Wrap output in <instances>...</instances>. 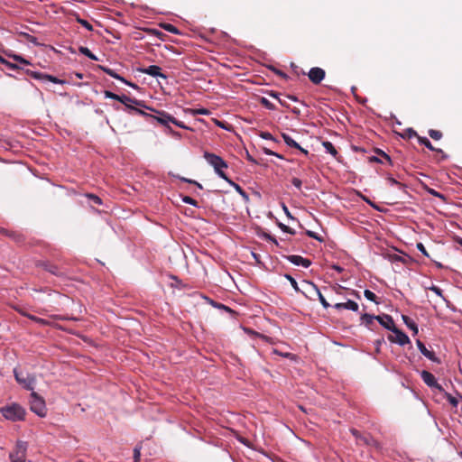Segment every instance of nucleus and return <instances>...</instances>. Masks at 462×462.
Returning a JSON list of instances; mask_svg holds the SVG:
<instances>
[{"label":"nucleus","mask_w":462,"mask_h":462,"mask_svg":"<svg viewBox=\"0 0 462 462\" xmlns=\"http://www.w3.org/2000/svg\"><path fill=\"white\" fill-rule=\"evenodd\" d=\"M204 158L214 168L216 173L227 182L230 180L224 172V169L227 168V163L218 155L208 152H204Z\"/></svg>","instance_id":"f257e3e1"},{"label":"nucleus","mask_w":462,"mask_h":462,"mask_svg":"<svg viewBox=\"0 0 462 462\" xmlns=\"http://www.w3.org/2000/svg\"><path fill=\"white\" fill-rule=\"evenodd\" d=\"M0 413L6 419L12 421L23 420L26 411L17 403L4 406L0 409Z\"/></svg>","instance_id":"f03ea898"},{"label":"nucleus","mask_w":462,"mask_h":462,"mask_svg":"<svg viewBox=\"0 0 462 462\" xmlns=\"http://www.w3.org/2000/svg\"><path fill=\"white\" fill-rule=\"evenodd\" d=\"M30 409L38 416L44 418L47 414V408L44 399L36 392L32 391L30 394Z\"/></svg>","instance_id":"7ed1b4c3"},{"label":"nucleus","mask_w":462,"mask_h":462,"mask_svg":"<svg viewBox=\"0 0 462 462\" xmlns=\"http://www.w3.org/2000/svg\"><path fill=\"white\" fill-rule=\"evenodd\" d=\"M156 116H151V118L156 120L159 124L164 126H169V123H172L175 125H177L180 128L187 129L188 127L180 121H178L175 117H173L169 113L162 110V111H155Z\"/></svg>","instance_id":"20e7f679"},{"label":"nucleus","mask_w":462,"mask_h":462,"mask_svg":"<svg viewBox=\"0 0 462 462\" xmlns=\"http://www.w3.org/2000/svg\"><path fill=\"white\" fill-rule=\"evenodd\" d=\"M26 451L27 443L21 440L17 441L14 449L9 455L11 462H25Z\"/></svg>","instance_id":"39448f33"},{"label":"nucleus","mask_w":462,"mask_h":462,"mask_svg":"<svg viewBox=\"0 0 462 462\" xmlns=\"http://www.w3.org/2000/svg\"><path fill=\"white\" fill-rule=\"evenodd\" d=\"M14 374L16 382L23 385L25 389L33 391L34 385H35V376L32 374H26L25 375L23 373L19 372L17 369H14Z\"/></svg>","instance_id":"423d86ee"},{"label":"nucleus","mask_w":462,"mask_h":462,"mask_svg":"<svg viewBox=\"0 0 462 462\" xmlns=\"http://www.w3.org/2000/svg\"><path fill=\"white\" fill-rule=\"evenodd\" d=\"M420 377L429 387L434 388L440 393L444 392L443 387L437 382L435 376L431 373L423 370L420 373Z\"/></svg>","instance_id":"0eeeda50"},{"label":"nucleus","mask_w":462,"mask_h":462,"mask_svg":"<svg viewBox=\"0 0 462 462\" xmlns=\"http://www.w3.org/2000/svg\"><path fill=\"white\" fill-rule=\"evenodd\" d=\"M351 434L356 438L357 444H363L366 446L376 445L377 442L369 434L363 435L357 430L351 429Z\"/></svg>","instance_id":"6e6552de"},{"label":"nucleus","mask_w":462,"mask_h":462,"mask_svg":"<svg viewBox=\"0 0 462 462\" xmlns=\"http://www.w3.org/2000/svg\"><path fill=\"white\" fill-rule=\"evenodd\" d=\"M325 76V70L319 67L311 68L308 73L309 79L315 85L320 84Z\"/></svg>","instance_id":"1a4fd4ad"},{"label":"nucleus","mask_w":462,"mask_h":462,"mask_svg":"<svg viewBox=\"0 0 462 462\" xmlns=\"http://www.w3.org/2000/svg\"><path fill=\"white\" fill-rule=\"evenodd\" d=\"M392 332L394 333V336H389L388 337L391 342L397 343L400 346H404L410 343L409 337L396 327Z\"/></svg>","instance_id":"9d476101"},{"label":"nucleus","mask_w":462,"mask_h":462,"mask_svg":"<svg viewBox=\"0 0 462 462\" xmlns=\"http://www.w3.org/2000/svg\"><path fill=\"white\" fill-rule=\"evenodd\" d=\"M303 282L305 283V285H307L313 291L314 295L316 297H318V299L319 300L320 303L322 304V306L325 309H328V307H330V304L327 301V300L322 295V293L320 292L319 289L318 288V286L314 282H308V281H304Z\"/></svg>","instance_id":"9b49d317"},{"label":"nucleus","mask_w":462,"mask_h":462,"mask_svg":"<svg viewBox=\"0 0 462 462\" xmlns=\"http://www.w3.org/2000/svg\"><path fill=\"white\" fill-rule=\"evenodd\" d=\"M416 345L419 348V350L420 351V353L425 356L427 357L428 359H430V361L432 362H435V363H438L439 364L440 363V360L439 358H438L435 355V353L433 351H430L429 349H427V347L425 346V345L420 340L418 339L416 341Z\"/></svg>","instance_id":"f8f14e48"},{"label":"nucleus","mask_w":462,"mask_h":462,"mask_svg":"<svg viewBox=\"0 0 462 462\" xmlns=\"http://www.w3.org/2000/svg\"><path fill=\"white\" fill-rule=\"evenodd\" d=\"M140 71L152 77H159L164 79H167V76L162 72L161 67L157 65L148 66L147 68L141 69Z\"/></svg>","instance_id":"ddd939ff"},{"label":"nucleus","mask_w":462,"mask_h":462,"mask_svg":"<svg viewBox=\"0 0 462 462\" xmlns=\"http://www.w3.org/2000/svg\"><path fill=\"white\" fill-rule=\"evenodd\" d=\"M118 101L124 104L128 110L130 109V107H132L133 104L138 106H145L143 101L138 100L136 98H132L126 95L119 96Z\"/></svg>","instance_id":"4468645a"},{"label":"nucleus","mask_w":462,"mask_h":462,"mask_svg":"<svg viewBox=\"0 0 462 462\" xmlns=\"http://www.w3.org/2000/svg\"><path fill=\"white\" fill-rule=\"evenodd\" d=\"M287 260L295 264V265H301L305 268H308L310 266L311 264V261L307 259V258H303L302 256L300 255H295V254H291V255H288L286 256Z\"/></svg>","instance_id":"2eb2a0df"},{"label":"nucleus","mask_w":462,"mask_h":462,"mask_svg":"<svg viewBox=\"0 0 462 462\" xmlns=\"http://www.w3.org/2000/svg\"><path fill=\"white\" fill-rule=\"evenodd\" d=\"M376 320L386 329L393 331V329L396 327L393 321V319L387 314L383 316H376Z\"/></svg>","instance_id":"dca6fc26"},{"label":"nucleus","mask_w":462,"mask_h":462,"mask_svg":"<svg viewBox=\"0 0 462 462\" xmlns=\"http://www.w3.org/2000/svg\"><path fill=\"white\" fill-rule=\"evenodd\" d=\"M336 310H350L352 311H358L359 310V306L358 304L354 301V300H347V301L346 302H341V303H336L334 306H333Z\"/></svg>","instance_id":"f3484780"},{"label":"nucleus","mask_w":462,"mask_h":462,"mask_svg":"<svg viewBox=\"0 0 462 462\" xmlns=\"http://www.w3.org/2000/svg\"><path fill=\"white\" fill-rule=\"evenodd\" d=\"M101 69L106 73L107 75L111 76L112 78L114 79H119L123 82H125V84L136 88L137 86L134 84V83H131V82H128L127 80H125L124 78H122L121 76H119L116 71H114L112 69H109V68H106V67H101Z\"/></svg>","instance_id":"a211bd4d"},{"label":"nucleus","mask_w":462,"mask_h":462,"mask_svg":"<svg viewBox=\"0 0 462 462\" xmlns=\"http://www.w3.org/2000/svg\"><path fill=\"white\" fill-rule=\"evenodd\" d=\"M227 183L234 187V189L241 195L245 202L249 201L248 194L242 189L240 185L236 184L232 180H227Z\"/></svg>","instance_id":"6ab92c4d"},{"label":"nucleus","mask_w":462,"mask_h":462,"mask_svg":"<svg viewBox=\"0 0 462 462\" xmlns=\"http://www.w3.org/2000/svg\"><path fill=\"white\" fill-rule=\"evenodd\" d=\"M362 324H365L367 328H371L374 324V320L376 319V316L364 313L360 317Z\"/></svg>","instance_id":"aec40b11"},{"label":"nucleus","mask_w":462,"mask_h":462,"mask_svg":"<svg viewBox=\"0 0 462 462\" xmlns=\"http://www.w3.org/2000/svg\"><path fill=\"white\" fill-rule=\"evenodd\" d=\"M418 141L420 144H423L425 145L428 149H430V151H434V152H440V153H443V151L441 149H437L435 148L431 143L429 141L428 138L426 137H422V136H418Z\"/></svg>","instance_id":"412c9836"},{"label":"nucleus","mask_w":462,"mask_h":462,"mask_svg":"<svg viewBox=\"0 0 462 462\" xmlns=\"http://www.w3.org/2000/svg\"><path fill=\"white\" fill-rule=\"evenodd\" d=\"M403 322L405 325L412 330L413 334H418V326L417 324L408 316H402Z\"/></svg>","instance_id":"4be33fe9"},{"label":"nucleus","mask_w":462,"mask_h":462,"mask_svg":"<svg viewBox=\"0 0 462 462\" xmlns=\"http://www.w3.org/2000/svg\"><path fill=\"white\" fill-rule=\"evenodd\" d=\"M323 147L325 148L326 152L333 155L334 157L337 156V151L335 148V146L332 144V143L328 141H325L322 143Z\"/></svg>","instance_id":"5701e85b"},{"label":"nucleus","mask_w":462,"mask_h":462,"mask_svg":"<svg viewBox=\"0 0 462 462\" xmlns=\"http://www.w3.org/2000/svg\"><path fill=\"white\" fill-rule=\"evenodd\" d=\"M282 136L288 146L292 148H300V144L297 142H295L289 134L283 133Z\"/></svg>","instance_id":"b1692460"},{"label":"nucleus","mask_w":462,"mask_h":462,"mask_svg":"<svg viewBox=\"0 0 462 462\" xmlns=\"http://www.w3.org/2000/svg\"><path fill=\"white\" fill-rule=\"evenodd\" d=\"M79 52H80L81 54H83V55H85V56L88 57L90 60H98L97 57L96 55H94V54L90 51V50H89L88 48L84 47V46H80V47L79 48Z\"/></svg>","instance_id":"393cba45"},{"label":"nucleus","mask_w":462,"mask_h":462,"mask_svg":"<svg viewBox=\"0 0 462 462\" xmlns=\"http://www.w3.org/2000/svg\"><path fill=\"white\" fill-rule=\"evenodd\" d=\"M0 234H3L5 236H10L12 238H14V240L16 241H21L22 240V236L19 235V234H16V233H14V232H10L3 227H0Z\"/></svg>","instance_id":"a878e982"},{"label":"nucleus","mask_w":462,"mask_h":462,"mask_svg":"<svg viewBox=\"0 0 462 462\" xmlns=\"http://www.w3.org/2000/svg\"><path fill=\"white\" fill-rule=\"evenodd\" d=\"M161 27L169 32H171L174 34H180L179 29L171 23H164L161 24Z\"/></svg>","instance_id":"bb28decb"},{"label":"nucleus","mask_w":462,"mask_h":462,"mask_svg":"<svg viewBox=\"0 0 462 462\" xmlns=\"http://www.w3.org/2000/svg\"><path fill=\"white\" fill-rule=\"evenodd\" d=\"M364 295L365 297L368 300H371V301H374V303L378 304L379 302L377 301V296L375 295V293H374L373 291H371L370 290H365L364 291Z\"/></svg>","instance_id":"cd10ccee"},{"label":"nucleus","mask_w":462,"mask_h":462,"mask_svg":"<svg viewBox=\"0 0 462 462\" xmlns=\"http://www.w3.org/2000/svg\"><path fill=\"white\" fill-rule=\"evenodd\" d=\"M26 73L28 75H30L31 77H32L33 79H39V80H44V78H45V73L32 71V70H30V69L26 70Z\"/></svg>","instance_id":"c85d7f7f"},{"label":"nucleus","mask_w":462,"mask_h":462,"mask_svg":"<svg viewBox=\"0 0 462 462\" xmlns=\"http://www.w3.org/2000/svg\"><path fill=\"white\" fill-rule=\"evenodd\" d=\"M260 103L262 106H263L265 108L269 109V110H274L275 109V106L270 102L266 97H261L260 98Z\"/></svg>","instance_id":"c756f323"},{"label":"nucleus","mask_w":462,"mask_h":462,"mask_svg":"<svg viewBox=\"0 0 462 462\" xmlns=\"http://www.w3.org/2000/svg\"><path fill=\"white\" fill-rule=\"evenodd\" d=\"M284 277L290 282L291 285L292 286V288L297 291V292H300V290L298 286V282H296V280L290 274H285Z\"/></svg>","instance_id":"7c9ffc66"},{"label":"nucleus","mask_w":462,"mask_h":462,"mask_svg":"<svg viewBox=\"0 0 462 462\" xmlns=\"http://www.w3.org/2000/svg\"><path fill=\"white\" fill-rule=\"evenodd\" d=\"M444 394H445V397L446 399L448 400V402L453 406V407H457V404H458V401L457 400V398H455L454 396H452L450 393H446L445 391L443 392Z\"/></svg>","instance_id":"2f4dec72"},{"label":"nucleus","mask_w":462,"mask_h":462,"mask_svg":"<svg viewBox=\"0 0 462 462\" xmlns=\"http://www.w3.org/2000/svg\"><path fill=\"white\" fill-rule=\"evenodd\" d=\"M429 135L434 140H439L442 137V133L439 130L430 129Z\"/></svg>","instance_id":"473e14b6"},{"label":"nucleus","mask_w":462,"mask_h":462,"mask_svg":"<svg viewBox=\"0 0 462 462\" xmlns=\"http://www.w3.org/2000/svg\"><path fill=\"white\" fill-rule=\"evenodd\" d=\"M210 303L214 306V307H217L218 309H221V310H226V312H229V313H234V310H232L229 307L222 304V303H217V302H215L214 300H209Z\"/></svg>","instance_id":"72a5a7b5"},{"label":"nucleus","mask_w":462,"mask_h":462,"mask_svg":"<svg viewBox=\"0 0 462 462\" xmlns=\"http://www.w3.org/2000/svg\"><path fill=\"white\" fill-rule=\"evenodd\" d=\"M191 115H208L210 112L207 108H199V109H189Z\"/></svg>","instance_id":"f704fd0d"},{"label":"nucleus","mask_w":462,"mask_h":462,"mask_svg":"<svg viewBox=\"0 0 462 462\" xmlns=\"http://www.w3.org/2000/svg\"><path fill=\"white\" fill-rule=\"evenodd\" d=\"M129 112H130V113H131V112H134V113H135V114H138V115L143 116H145V117H151V116H152V115H150V114H148V113H146V112H144V111L141 110V109H140V108H138V107L133 106H132V107H130Z\"/></svg>","instance_id":"c9c22d12"},{"label":"nucleus","mask_w":462,"mask_h":462,"mask_svg":"<svg viewBox=\"0 0 462 462\" xmlns=\"http://www.w3.org/2000/svg\"><path fill=\"white\" fill-rule=\"evenodd\" d=\"M14 60L21 63V64H23V65H29L30 62L25 60L24 58H23L22 56H19V55H16V54H13L10 56Z\"/></svg>","instance_id":"e433bc0d"},{"label":"nucleus","mask_w":462,"mask_h":462,"mask_svg":"<svg viewBox=\"0 0 462 462\" xmlns=\"http://www.w3.org/2000/svg\"><path fill=\"white\" fill-rule=\"evenodd\" d=\"M44 80H48V81L55 83V84H62L64 82L63 80L59 79L58 78L51 76V75H48V74H45Z\"/></svg>","instance_id":"4c0bfd02"},{"label":"nucleus","mask_w":462,"mask_h":462,"mask_svg":"<svg viewBox=\"0 0 462 462\" xmlns=\"http://www.w3.org/2000/svg\"><path fill=\"white\" fill-rule=\"evenodd\" d=\"M77 22L81 24L83 27H85L88 31L93 30V26L87 21L81 18H77Z\"/></svg>","instance_id":"58836bf2"},{"label":"nucleus","mask_w":462,"mask_h":462,"mask_svg":"<svg viewBox=\"0 0 462 462\" xmlns=\"http://www.w3.org/2000/svg\"><path fill=\"white\" fill-rule=\"evenodd\" d=\"M93 203L97 204V205H101L102 204V199L95 195V194H87L86 195Z\"/></svg>","instance_id":"ea45409f"},{"label":"nucleus","mask_w":462,"mask_h":462,"mask_svg":"<svg viewBox=\"0 0 462 462\" xmlns=\"http://www.w3.org/2000/svg\"><path fill=\"white\" fill-rule=\"evenodd\" d=\"M147 32L152 34V35H154L160 39H162V37L164 36V33L162 32L161 31L157 30V29H148L147 30Z\"/></svg>","instance_id":"a19ab883"},{"label":"nucleus","mask_w":462,"mask_h":462,"mask_svg":"<svg viewBox=\"0 0 462 462\" xmlns=\"http://www.w3.org/2000/svg\"><path fill=\"white\" fill-rule=\"evenodd\" d=\"M182 201L186 204H189V205H192L195 207L198 206V202L194 199H192L191 197H189V196L183 197Z\"/></svg>","instance_id":"79ce46f5"},{"label":"nucleus","mask_w":462,"mask_h":462,"mask_svg":"<svg viewBox=\"0 0 462 462\" xmlns=\"http://www.w3.org/2000/svg\"><path fill=\"white\" fill-rule=\"evenodd\" d=\"M306 235L311 238H314L319 242H323V238L321 236H319L317 233L313 232V231H310V230H307L306 231Z\"/></svg>","instance_id":"37998d69"},{"label":"nucleus","mask_w":462,"mask_h":462,"mask_svg":"<svg viewBox=\"0 0 462 462\" xmlns=\"http://www.w3.org/2000/svg\"><path fill=\"white\" fill-rule=\"evenodd\" d=\"M259 136L263 139L275 141L274 137L269 132H260Z\"/></svg>","instance_id":"c03bdc74"},{"label":"nucleus","mask_w":462,"mask_h":462,"mask_svg":"<svg viewBox=\"0 0 462 462\" xmlns=\"http://www.w3.org/2000/svg\"><path fill=\"white\" fill-rule=\"evenodd\" d=\"M428 192L434 197H437V198L441 199L442 200H445V196L433 189H429Z\"/></svg>","instance_id":"a18cd8bd"},{"label":"nucleus","mask_w":462,"mask_h":462,"mask_svg":"<svg viewBox=\"0 0 462 462\" xmlns=\"http://www.w3.org/2000/svg\"><path fill=\"white\" fill-rule=\"evenodd\" d=\"M417 249L421 252L426 257L430 258V254L426 250L425 246L421 243H418L416 245Z\"/></svg>","instance_id":"49530a36"},{"label":"nucleus","mask_w":462,"mask_h":462,"mask_svg":"<svg viewBox=\"0 0 462 462\" xmlns=\"http://www.w3.org/2000/svg\"><path fill=\"white\" fill-rule=\"evenodd\" d=\"M104 94H105V97H107V98L115 99V100H117V101L119 99V95L115 94V93H113L111 91L106 90L104 92Z\"/></svg>","instance_id":"de8ad7c7"},{"label":"nucleus","mask_w":462,"mask_h":462,"mask_svg":"<svg viewBox=\"0 0 462 462\" xmlns=\"http://www.w3.org/2000/svg\"><path fill=\"white\" fill-rule=\"evenodd\" d=\"M140 456H141L140 448L135 447L134 449V462H139L140 461Z\"/></svg>","instance_id":"09e8293b"},{"label":"nucleus","mask_w":462,"mask_h":462,"mask_svg":"<svg viewBox=\"0 0 462 462\" xmlns=\"http://www.w3.org/2000/svg\"><path fill=\"white\" fill-rule=\"evenodd\" d=\"M307 298L310 299V300H314V293L313 291L306 285V292L303 291L302 292Z\"/></svg>","instance_id":"8fccbe9b"},{"label":"nucleus","mask_w":462,"mask_h":462,"mask_svg":"<svg viewBox=\"0 0 462 462\" xmlns=\"http://www.w3.org/2000/svg\"><path fill=\"white\" fill-rule=\"evenodd\" d=\"M387 180L389 181L390 184L397 185L400 189H403L404 188L403 185L401 182L397 181L395 179H393L392 177L387 178Z\"/></svg>","instance_id":"3c124183"},{"label":"nucleus","mask_w":462,"mask_h":462,"mask_svg":"<svg viewBox=\"0 0 462 462\" xmlns=\"http://www.w3.org/2000/svg\"><path fill=\"white\" fill-rule=\"evenodd\" d=\"M280 227L282 228V231L286 232V233H289V234H291V235H294L295 234V231L293 229H291L290 226H285L283 224H280Z\"/></svg>","instance_id":"603ef678"},{"label":"nucleus","mask_w":462,"mask_h":462,"mask_svg":"<svg viewBox=\"0 0 462 462\" xmlns=\"http://www.w3.org/2000/svg\"><path fill=\"white\" fill-rule=\"evenodd\" d=\"M291 183L293 186H295L298 189H301V185H302V182L300 179L298 178H293L291 180Z\"/></svg>","instance_id":"864d4df0"},{"label":"nucleus","mask_w":462,"mask_h":462,"mask_svg":"<svg viewBox=\"0 0 462 462\" xmlns=\"http://www.w3.org/2000/svg\"><path fill=\"white\" fill-rule=\"evenodd\" d=\"M406 135L408 136V138H411V137H417L418 138V134L416 133L415 130H413L412 128H409L406 130Z\"/></svg>","instance_id":"5fc2aeb1"},{"label":"nucleus","mask_w":462,"mask_h":462,"mask_svg":"<svg viewBox=\"0 0 462 462\" xmlns=\"http://www.w3.org/2000/svg\"><path fill=\"white\" fill-rule=\"evenodd\" d=\"M375 152L381 156H383L385 160H387L389 162H391V158L388 154H386L384 152H383L380 149H376Z\"/></svg>","instance_id":"6e6d98bb"},{"label":"nucleus","mask_w":462,"mask_h":462,"mask_svg":"<svg viewBox=\"0 0 462 462\" xmlns=\"http://www.w3.org/2000/svg\"><path fill=\"white\" fill-rule=\"evenodd\" d=\"M263 152H264L265 154H267V155H274V156H277V157H280V158H281V156H280V155H278L276 152H274L271 151L270 149H268V148H266V147H263Z\"/></svg>","instance_id":"4d7b16f0"},{"label":"nucleus","mask_w":462,"mask_h":462,"mask_svg":"<svg viewBox=\"0 0 462 462\" xmlns=\"http://www.w3.org/2000/svg\"><path fill=\"white\" fill-rule=\"evenodd\" d=\"M273 71L275 72V74H277L278 76H280L282 79H286L287 78L286 73H284L283 71H282L280 69H273Z\"/></svg>","instance_id":"13d9d810"},{"label":"nucleus","mask_w":462,"mask_h":462,"mask_svg":"<svg viewBox=\"0 0 462 462\" xmlns=\"http://www.w3.org/2000/svg\"><path fill=\"white\" fill-rule=\"evenodd\" d=\"M430 290H431L432 291H434L436 294L439 295V296H441V295H442V291H441V289H439V287H437V286H432V287L430 288Z\"/></svg>","instance_id":"bf43d9fd"},{"label":"nucleus","mask_w":462,"mask_h":462,"mask_svg":"<svg viewBox=\"0 0 462 462\" xmlns=\"http://www.w3.org/2000/svg\"><path fill=\"white\" fill-rule=\"evenodd\" d=\"M6 66L12 69H19V67L17 65L11 63V62H6Z\"/></svg>","instance_id":"052dcab7"},{"label":"nucleus","mask_w":462,"mask_h":462,"mask_svg":"<svg viewBox=\"0 0 462 462\" xmlns=\"http://www.w3.org/2000/svg\"><path fill=\"white\" fill-rule=\"evenodd\" d=\"M282 209H283L284 213H285L289 217H291V213H290V211H289V209H288V208H287L284 204H282Z\"/></svg>","instance_id":"680f3d73"},{"label":"nucleus","mask_w":462,"mask_h":462,"mask_svg":"<svg viewBox=\"0 0 462 462\" xmlns=\"http://www.w3.org/2000/svg\"><path fill=\"white\" fill-rule=\"evenodd\" d=\"M369 161H370V162H379V163H382V162H383L379 158H377V157H375V156H372V157H370V158H369Z\"/></svg>","instance_id":"e2e57ef3"},{"label":"nucleus","mask_w":462,"mask_h":462,"mask_svg":"<svg viewBox=\"0 0 462 462\" xmlns=\"http://www.w3.org/2000/svg\"><path fill=\"white\" fill-rule=\"evenodd\" d=\"M269 95H270L271 97H274V98L278 99V100H279V99H281V98L279 97L278 93H276V92L271 91V92L269 93Z\"/></svg>","instance_id":"0e129e2a"},{"label":"nucleus","mask_w":462,"mask_h":462,"mask_svg":"<svg viewBox=\"0 0 462 462\" xmlns=\"http://www.w3.org/2000/svg\"><path fill=\"white\" fill-rule=\"evenodd\" d=\"M299 151H300V152H302L303 154L307 155L309 153V152L302 148L300 145V148H297Z\"/></svg>","instance_id":"69168bd1"},{"label":"nucleus","mask_w":462,"mask_h":462,"mask_svg":"<svg viewBox=\"0 0 462 462\" xmlns=\"http://www.w3.org/2000/svg\"><path fill=\"white\" fill-rule=\"evenodd\" d=\"M279 103H280L282 106L289 107V105L286 103V101H285V100L279 99Z\"/></svg>","instance_id":"338daca9"},{"label":"nucleus","mask_w":462,"mask_h":462,"mask_svg":"<svg viewBox=\"0 0 462 462\" xmlns=\"http://www.w3.org/2000/svg\"><path fill=\"white\" fill-rule=\"evenodd\" d=\"M455 241H456V243H457L458 245H460L462 246V238L461 237H456Z\"/></svg>","instance_id":"774afa93"}]
</instances>
